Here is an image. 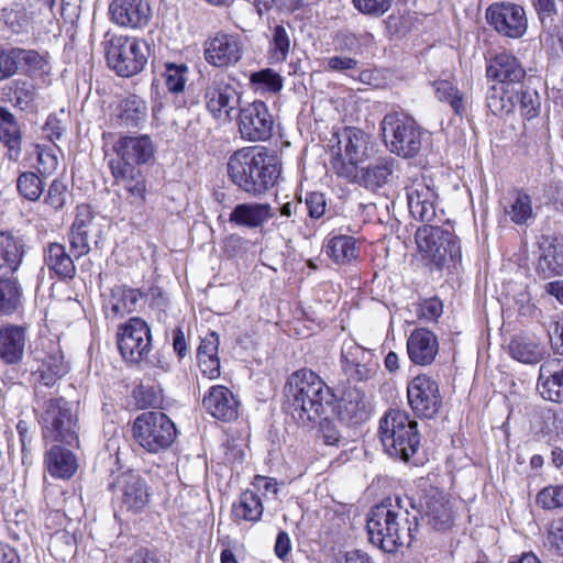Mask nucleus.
I'll return each instance as SVG.
<instances>
[{"mask_svg":"<svg viewBox=\"0 0 563 563\" xmlns=\"http://www.w3.org/2000/svg\"><path fill=\"white\" fill-rule=\"evenodd\" d=\"M407 499L388 497L375 505L367 517L366 529L369 542L386 553H396L408 548L418 532V510L410 511Z\"/></svg>","mask_w":563,"mask_h":563,"instance_id":"f257e3e1","label":"nucleus"},{"mask_svg":"<svg viewBox=\"0 0 563 563\" xmlns=\"http://www.w3.org/2000/svg\"><path fill=\"white\" fill-rule=\"evenodd\" d=\"M227 166L230 180L253 197L266 194L282 175L279 157L265 146H246L235 151Z\"/></svg>","mask_w":563,"mask_h":563,"instance_id":"f03ea898","label":"nucleus"},{"mask_svg":"<svg viewBox=\"0 0 563 563\" xmlns=\"http://www.w3.org/2000/svg\"><path fill=\"white\" fill-rule=\"evenodd\" d=\"M333 394L314 372L301 368L294 372L285 385V409L303 428L318 424Z\"/></svg>","mask_w":563,"mask_h":563,"instance_id":"7ed1b4c3","label":"nucleus"},{"mask_svg":"<svg viewBox=\"0 0 563 563\" xmlns=\"http://www.w3.org/2000/svg\"><path fill=\"white\" fill-rule=\"evenodd\" d=\"M379 438L390 456L408 462L420 446L418 423L406 411L389 410L379 422Z\"/></svg>","mask_w":563,"mask_h":563,"instance_id":"20e7f679","label":"nucleus"},{"mask_svg":"<svg viewBox=\"0 0 563 563\" xmlns=\"http://www.w3.org/2000/svg\"><path fill=\"white\" fill-rule=\"evenodd\" d=\"M386 147L404 158H411L422 148L427 131L410 117L399 112L387 113L380 123Z\"/></svg>","mask_w":563,"mask_h":563,"instance_id":"39448f33","label":"nucleus"},{"mask_svg":"<svg viewBox=\"0 0 563 563\" xmlns=\"http://www.w3.org/2000/svg\"><path fill=\"white\" fill-rule=\"evenodd\" d=\"M415 241L426 265L442 268L449 261L457 263L462 258L457 236L448 229L423 225L415 234Z\"/></svg>","mask_w":563,"mask_h":563,"instance_id":"423d86ee","label":"nucleus"},{"mask_svg":"<svg viewBox=\"0 0 563 563\" xmlns=\"http://www.w3.org/2000/svg\"><path fill=\"white\" fill-rule=\"evenodd\" d=\"M108 66L121 77H131L143 70L148 47L136 37L112 35L104 43Z\"/></svg>","mask_w":563,"mask_h":563,"instance_id":"0eeeda50","label":"nucleus"},{"mask_svg":"<svg viewBox=\"0 0 563 563\" xmlns=\"http://www.w3.org/2000/svg\"><path fill=\"white\" fill-rule=\"evenodd\" d=\"M135 441L147 452L157 453L174 442L177 431L174 422L161 411L141 413L133 423Z\"/></svg>","mask_w":563,"mask_h":563,"instance_id":"6e6552de","label":"nucleus"},{"mask_svg":"<svg viewBox=\"0 0 563 563\" xmlns=\"http://www.w3.org/2000/svg\"><path fill=\"white\" fill-rule=\"evenodd\" d=\"M335 137L338 153L331 161L332 168L340 177H356V164L367 155L368 135L357 128L346 126L340 130Z\"/></svg>","mask_w":563,"mask_h":563,"instance_id":"1a4fd4ad","label":"nucleus"},{"mask_svg":"<svg viewBox=\"0 0 563 563\" xmlns=\"http://www.w3.org/2000/svg\"><path fill=\"white\" fill-rule=\"evenodd\" d=\"M42 424L44 441H59L69 445L77 441V420L63 398L46 402Z\"/></svg>","mask_w":563,"mask_h":563,"instance_id":"9d476101","label":"nucleus"},{"mask_svg":"<svg viewBox=\"0 0 563 563\" xmlns=\"http://www.w3.org/2000/svg\"><path fill=\"white\" fill-rule=\"evenodd\" d=\"M152 335L148 324L141 318H131L118 331V347L124 360L139 363L151 351Z\"/></svg>","mask_w":563,"mask_h":563,"instance_id":"9b49d317","label":"nucleus"},{"mask_svg":"<svg viewBox=\"0 0 563 563\" xmlns=\"http://www.w3.org/2000/svg\"><path fill=\"white\" fill-rule=\"evenodd\" d=\"M113 177V185L123 190L119 194L132 211H140L146 201L147 186L143 173L136 167L122 163H108Z\"/></svg>","mask_w":563,"mask_h":563,"instance_id":"f8f14e48","label":"nucleus"},{"mask_svg":"<svg viewBox=\"0 0 563 563\" xmlns=\"http://www.w3.org/2000/svg\"><path fill=\"white\" fill-rule=\"evenodd\" d=\"M408 404L419 418H433L442 405L439 384L427 375H418L407 386Z\"/></svg>","mask_w":563,"mask_h":563,"instance_id":"ddd939ff","label":"nucleus"},{"mask_svg":"<svg viewBox=\"0 0 563 563\" xmlns=\"http://www.w3.org/2000/svg\"><path fill=\"white\" fill-rule=\"evenodd\" d=\"M274 120L263 101H254L240 109L239 131L242 139L263 142L272 136Z\"/></svg>","mask_w":563,"mask_h":563,"instance_id":"4468645a","label":"nucleus"},{"mask_svg":"<svg viewBox=\"0 0 563 563\" xmlns=\"http://www.w3.org/2000/svg\"><path fill=\"white\" fill-rule=\"evenodd\" d=\"M486 19L497 33L509 38H520L528 27L523 8L515 3L492 4L487 9Z\"/></svg>","mask_w":563,"mask_h":563,"instance_id":"2eb2a0df","label":"nucleus"},{"mask_svg":"<svg viewBox=\"0 0 563 563\" xmlns=\"http://www.w3.org/2000/svg\"><path fill=\"white\" fill-rule=\"evenodd\" d=\"M408 209L412 218L431 222L435 217L438 192L433 180L424 175L416 177L406 186Z\"/></svg>","mask_w":563,"mask_h":563,"instance_id":"dca6fc26","label":"nucleus"},{"mask_svg":"<svg viewBox=\"0 0 563 563\" xmlns=\"http://www.w3.org/2000/svg\"><path fill=\"white\" fill-rule=\"evenodd\" d=\"M121 506L132 512L142 511L150 503V488L137 473L129 471L119 475L113 484Z\"/></svg>","mask_w":563,"mask_h":563,"instance_id":"f3484780","label":"nucleus"},{"mask_svg":"<svg viewBox=\"0 0 563 563\" xmlns=\"http://www.w3.org/2000/svg\"><path fill=\"white\" fill-rule=\"evenodd\" d=\"M118 158L108 163H122L129 167L148 163L155 153V146L148 135L121 136L113 145Z\"/></svg>","mask_w":563,"mask_h":563,"instance_id":"a211bd4d","label":"nucleus"},{"mask_svg":"<svg viewBox=\"0 0 563 563\" xmlns=\"http://www.w3.org/2000/svg\"><path fill=\"white\" fill-rule=\"evenodd\" d=\"M341 355L343 371L353 379L367 380L376 373L378 365L371 350L347 341L342 346Z\"/></svg>","mask_w":563,"mask_h":563,"instance_id":"6ab92c4d","label":"nucleus"},{"mask_svg":"<svg viewBox=\"0 0 563 563\" xmlns=\"http://www.w3.org/2000/svg\"><path fill=\"white\" fill-rule=\"evenodd\" d=\"M205 100L207 109L217 118L231 113L240 104V96L235 88L225 82L221 76H216L206 87Z\"/></svg>","mask_w":563,"mask_h":563,"instance_id":"aec40b11","label":"nucleus"},{"mask_svg":"<svg viewBox=\"0 0 563 563\" xmlns=\"http://www.w3.org/2000/svg\"><path fill=\"white\" fill-rule=\"evenodd\" d=\"M242 47L239 38L227 33H217L206 41L205 58L216 67H227L241 59Z\"/></svg>","mask_w":563,"mask_h":563,"instance_id":"412c9836","label":"nucleus"},{"mask_svg":"<svg viewBox=\"0 0 563 563\" xmlns=\"http://www.w3.org/2000/svg\"><path fill=\"white\" fill-rule=\"evenodd\" d=\"M109 11L115 24L133 29L146 25L151 16V8L144 0H113Z\"/></svg>","mask_w":563,"mask_h":563,"instance_id":"4be33fe9","label":"nucleus"},{"mask_svg":"<svg viewBox=\"0 0 563 563\" xmlns=\"http://www.w3.org/2000/svg\"><path fill=\"white\" fill-rule=\"evenodd\" d=\"M537 388L543 399L563 402V358H548L541 364Z\"/></svg>","mask_w":563,"mask_h":563,"instance_id":"5701e85b","label":"nucleus"},{"mask_svg":"<svg viewBox=\"0 0 563 563\" xmlns=\"http://www.w3.org/2000/svg\"><path fill=\"white\" fill-rule=\"evenodd\" d=\"M369 413L365 391L357 387H349L336 407L339 420L346 424H360L369 418Z\"/></svg>","mask_w":563,"mask_h":563,"instance_id":"b1692460","label":"nucleus"},{"mask_svg":"<svg viewBox=\"0 0 563 563\" xmlns=\"http://www.w3.org/2000/svg\"><path fill=\"white\" fill-rule=\"evenodd\" d=\"M202 406L216 419L232 421L238 418L239 402L232 391L224 386L210 387L203 396Z\"/></svg>","mask_w":563,"mask_h":563,"instance_id":"393cba45","label":"nucleus"},{"mask_svg":"<svg viewBox=\"0 0 563 563\" xmlns=\"http://www.w3.org/2000/svg\"><path fill=\"white\" fill-rule=\"evenodd\" d=\"M407 352L412 363L421 366L431 364L439 352L435 334L427 329L412 331L407 340Z\"/></svg>","mask_w":563,"mask_h":563,"instance_id":"a878e982","label":"nucleus"},{"mask_svg":"<svg viewBox=\"0 0 563 563\" xmlns=\"http://www.w3.org/2000/svg\"><path fill=\"white\" fill-rule=\"evenodd\" d=\"M274 216L275 212L269 203L243 202L232 209L229 221L236 227L257 229Z\"/></svg>","mask_w":563,"mask_h":563,"instance_id":"bb28decb","label":"nucleus"},{"mask_svg":"<svg viewBox=\"0 0 563 563\" xmlns=\"http://www.w3.org/2000/svg\"><path fill=\"white\" fill-rule=\"evenodd\" d=\"M25 328L14 324L0 327V358L7 364L18 363L24 353Z\"/></svg>","mask_w":563,"mask_h":563,"instance_id":"cd10ccee","label":"nucleus"},{"mask_svg":"<svg viewBox=\"0 0 563 563\" xmlns=\"http://www.w3.org/2000/svg\"><path fill=\"white\" fill-rule=\"evenodd\" d=\"M147 118V106L143 99L136 95H131L119 101L113 119L115 124L121 128H139Z\"/></svg>","mask_w":563,"mask_h":563,"instance_id":"c85d7f7f","label":"nucleus"},{"mask_svg":"<svg viewBox=\"0 0 563 563\" xmlns=\"http://www.w3.org/2000/svg\"><path fill=\"white\" fill-rule=\"evenodd\" d=\"M44 464L51 476L69 479L78 468L76 455L59 445H53L44 456Z\"/></svg>","mask_w":563,"mask_h":563,"instance_id":"c756f323","label":"nucleus"},{"mask_svg":"<svg viewBox=\"0 0 563 563\" xmlns=\"http://www.w3.org/2000/svg\"><path fill=\"white\" fill-rule=\"evenodd\" d=\"M487 76L500 84H518L525 77V69L518 59L509 54L500 53L490 59Z\"/></svg>","mask_w":563,"mask_h":563,"instance_id":"7c9ffc66","label":"nucleus"},{"mask_svg":"<svg viewBox=\"0 0 563 563\" xmlns=\"http://www.w3.org/2000/svg\"><path fill=\"white\" fill-rule=\"evenodd\" d=\"M394 159L389 157L378 158L357 172V179L366 189L375 191L389 183L394 174Z\"/></svg>","mask_w":563,"mask_h":563,"instance_id":"2f4dec72","label":"nucleus"},{"mask_svg":"<svg viewBox=\"0 0 563 563\" xmlns=\"http://www.w3.org/2000/svg\"><path fill=\"white\" fill-rule=\"evenodd\" d=\"M24 254L22 242L9 232H0V273H14Z\"/></svg>","mask_w":563,"mask_h":563,"instance_id":"473e14b6","label":"nucleus"},{"mask_svg":"<svg viewBox=\"0 0 563 563\" xmlns=\"http://www.w3.org/2000/svg\"><path fill=\"white\" fill-rule=\"evenodd\" d=\"M44 262L48 269L59 278H73L76 267L73 258L67 254L65 246L59 243H52L44 254Z\"/></svg>","mask_w":563,"mask_h":563,"instance_id":"72a5a7b5","label":"nucleus"},{"mask_svg":"<svg viewBox=\"0 0 563 563\" xmlns=\"http://www.w3.org/2000/svg\"><path fill=\"white\" fill-rule=\"evenodd\" d=\"M34 52L22 48L0 49V79H7L19 69H27L34 60Z\"/></svg>","mask_w":563,"mask_h":563,"instance_id":"f704fd0d","label":"nucleus"},{"mask_svg":"<svg viewBox=\"0 0 563 563\" xmlns=\"http://www.w3.org/2000/svg\"><path fill=\"white\" fill-rule=\"evenodd\" d=\"M142 292L137 289L128 288L125 286H115L111 290V296L108 300V308L115 317H123L131 313L136 309L139 299Z\"/></svg>","mask_w":563,"mask_h":563,"instance_id":"c9c22d12","label":"nucleus"},{"mask_svg":"<svg viewBox=\"0 0 563 563\" xmlns=\"http://www.w3.org/2000/svg\"><path fill=\"white\" fill-rule=\"evenodd\" d=\"M264 511L262 499L252 492L245 490L241 494L238 504L233 505L232 515L236 520L257 522Z\"/></svg>","mask_w":563,"mask_h":563,"instance_id":"e433bc0d","label":"nucleus"},{"mask_svg":"<svg viewBox=\"0 0 563 563\" xmlns=\"http://www.w3.org/2000/svg\"><path fill=\"white\" fill-rule=\"evenodd\" d=\"M510 355L518 362L526 364L538 363L543 356V347L526 336H516L509 344Z\"/></svg>","mask_w":563,"mask_h":563,"instance_id":"4c0bfd02","label":"nucleus"},{"mask_svg":"<svg viewBox=\"0 0 563 563\" xmlns=\"http://www.w3.org/2000/svg\"><path fill=\"white\" fill-rule=\"evenodd\" d=\"M22 305V291L12 278L0 277V316H11Z\"/></svg>","mask_w":563,"mask_h":563,"instance_id":"58836bf2","label":"nucleus"},{"mask_svg":"<svg viewBox=\"0 0 563 563\" xmlns=\"http://www.w3.org/2000/svg\"><path fill=\"white\" fill-rule=\"evenodd\" d=\"M426 517L434 529H446L452 523V512L449 503L442 497H432L426 504Z\"/></svg>","mask_w":563,"mask_h":563,"instance_id":"ea45409f","label":"nucleus"},{"mask_svg":"<svg viewBox=\"0 0 563 563\" xmlns=\"http://www.w3.org/2000/svg\"><path fill=\"white\" fill-rule=\"evenodd\" d=\"M433 88L437 98L442 102L449 103L456 115L462 117L465 113L464 95L453 82L449 80H435Z\"/></svg>","mask_w":563,"mask_h":563,"instance_id":"a19ab883","label":"nucleus"},{"mask_svg":"<svg viewBox=\"0 0 563 563\" xmlns=\"http://www.w3.org/2000/svg\"><path fill=\"white\" fill-rule=\"evenodd\" d=\"M327 254L338 264H344L357 256L355 241L352 236L339 235L329 240Z\"/></svg>","mask_w":563,"mask_h":563,"instance_id":"79ce46f5","label":"nucleus"},{"mask_svg":"<svg viewBox=\"0 0 563 563\" xmlns=\"http://www.w3.org/2000/svg\"><path fill=\"white\" fill-rule=\"evenodd\" d=\"M67 371V365L59 352L48 355L42 361V365L37 369L40 378L45 386H53Z\"/></svg>","mask_w":563,"mask_h":563,"instance_id":"37998d69","label":"nucleus"},{"mask_svg":"<svg viewBox=\"0 0 563 563\" xmlns=\"http://www.w3.org/2000/svg\"><path fill=\"white\" fill-rule=\"evenodd\" d=\"M0 141L10 151H20V130L12 113L0 107Z\"/></svg>","mask_w":563,"mask_h":563,"instance_id":"c03bdc74","label":"nucleus"},{"mask_svg":"<svg viewBox=\"0 0 563 563\" xmlns=\"http://www.w3.org/2000/svg\"><path fill=\"white\" fill-rule=\"evenodd\" d=\"M505 211L516 224H526L528 220L533 218L530 196L525 192H517L509 206L505 208Z\"/></svg>","mask_w":563,"mask_h":563,"instance_id":"a18cd8bd","label":"nucleus"},{"mask_svg":"<svg viewBox=\"0 0 563 563\" xmlns=\"http://www.w3.org/2000/svg\"><path fill=\"white\" fill-rule=\"evenodd\" d=\"M537 273L548 279L563 274V254L558 253L556 249H549L538 261Z\"/></svg>","mask_w":563,"mask_h":563,"instance_id":"49530a36","label":"nucleus"},{"mask_svg":"<svg viewBox=\"0 0 563 563\" xmlns=\"http://www.w3.org/2000/svg\"><path fill=\"white\" fill-rule=\"evenodd\" d=\"M38 2H41L44 9L48 12L47 24L43 26L40 32V40L42 44L48 46L53 42H57L62 34L59 22L53 14V7L55 5L56 0H37V3Z\"/></svg>","mask_w":563,"mask_h":563,"instance_id":"de8ad7c7","label":"nucleus"},{"mask_svg":"<svg viewBox=\"0 0 563 563\" xmlns=\"http://www.w3.org/2000/svg\"><path fill=\"white\" fill-rule=\"evenodd\" d=\"M188 67L184 64H167L164 73L165 84L170 92L178 93L184 91L187 81L186 74Z\"/></svg>","mask_w":563,"mask_h":563,"instance_id":"09e8293b","label":"nucleus"},{"mask_svg":"<svg viewBox=\"0 0 563 563\" xmlns=\"http://www.w3.org/2000/svg\"><path fill=\"white\" fill-rule=\"evenodd\" d=\"M251 82L269 92H278L283 88L280 75L269 68L252 74Z\"/></svg>","mask_w":563,"mask_h":563,"instance_id":"8fccbe9b","label":"nucleus"},{"mask_svg":"<svg viewBox=\"0 0 563 563\" xmlns=\"http://www.w3.org/2000/svg\"><path fill=\"white\" fill-rule=\"evenodd\" d=\"M16 430L21 442L22 463L26 466L27 472L33 466V435L29 424L23 420L18 422Z\"/></svg>","mask_w":563,"mask_h":563,"instance_id":"3c124183","label":"nucleus"},{"mask_svg":"<svg viewBox=\"0 0 563 563\" xmlns=\"http://www.w3.org/2000/svg\"><path fill=\"white\" fill-rule=\"evenodd\" d=\"M273 56L279 62L286 60L290 51V38L287 30L283 25H276L273 29Z\"/></svg>","mask_w":563,"mask_h":563,"instance_id":"603ef678","label":"nucleus"},{"mask_svg":"<svg viewBox=\"0 0 563 563\" xmlns=\"http://www.w3.org/2000/svg\"><path fill=\"white\" fill-rule=\"evenodd\" d=\"M537 504L543 509L563 507V486H549L537 495Z\"/></svg>","mask_w":563,"mask_h":563,"instance_id":"864d4df0","label":"nucleus"},{"mask_svg":"<svg viewBox=\"0 0 563 563\" xmlns=\"http://www.w3.org/2000/svg\"><path fill=\"white\" fill-rule=\"evenodd\" d=\"M394 0H352L356 10L367 14L379 16L387 12L393 4Z\"/></svg>","mask_w":563,"mask_h":563,"instance_id":"5fc2aeb1","label":"nucleus"},{"mask_svg":"<svg viewBox=\"0 0 563 563\" xmlns=\"http://www.w3.org/2000/svg\"><path fill=\"white\" fill-rule=\"evenodd\" d=\"M95 232V229L91 230H74L70 231L69 242L73 252L76 257L84 256L89 253L90 244H89V235Z\"/></svg>","mask_w":563,"mask_h":563,"instance_id":"6e6d98bb","label":"nucleus"},{"mask_svg":"<svg viewBox=\"0 0 563 563\" xmlns=\"http://www.w3.org/2000/svg\"><path fill=\"white\" fill-rule=\"evenodd\" d=\"M58 159L51 148H42L37 145V173L41 175H49L56 170Z\"/></svg>","mask_w":563,"mask_h":563,"instance_id":"4d7b16f0","label":"nucleus"},{"mask_svg":"<svg viewBox=\"0 0 563 563\" xmlns=\"http://www.w3.org/2000/svg\"><path fill=\"white\" fill-rule=\"evenodd\" d=\"M66 185L58 179H54L48 188L44 203L53 209H59L65 203Z\"/></svg>","mask_w":563,"mask_h":563,"instance_id":"13d9d810","label":"nucleus"},{"mask_svg":"<svg viewBox=\"0 0 563 563\" xmlns=\"http://www.w3.org/2000/svg\"><path fill=\"white\" fill-rule=\"evenodd\" d=\"M305 205L309 217L312 219H319L325 212L327 200L324 195L321 192H309L306 195Z\"/></svg>","mask_w":563,"mask_h":563,"instance_id":"bf43d9fd","label":"nucleus"},{"mask_svg":"<svg viewBox=\"0 0 563 563\" xmlns=\"http://www.w3.org/2000/svg\"><path fill=\"white\" fill-rule=\"evenodd\" d=\"M220 343V336L217 332L211 331L205 338L201 339V342L197 350V360H201L203 357H214L218 355Z\"/></svg>","mask_w":563,"mask_h":563,"instance_id":"052dcab7","label":"nucleus"},{"mask_svg":"<svg viewBox=\"0 0 563 563\" xmlns=\"http://www.w3.org/2000/svg\"><path fill=\"white\" fill-rule=\"evenodd\" d=\"M547 541L559 554L563 555V517L553 520L548 529Z\"/></svg>","mask_w":563,"mask_h":563,"instance_id":"680f3d73","label":"nucleus"},{"mask_svg":"<svg viewBox=\"0 0 563 563\" xmlns=\"http://www.w3.org/2000/svg\"><path fill=\"white\" fill-rule=\"evenodd\" d=\"M487 107L495 115H501L511 111L512 101L510 98L505 100L504 96L494 88L487 96Z\"/></svg>","mask_w":563,"mask_h":563,"instance_id":"e2e57ef3","label":"nucleus"},{"mask_svg":"<svg viewBox=\"0 0 563 563\" xmlns=\"http://www.w3.org/2000/svg\"><path fill=\"white\" fill-rule=\"evenodd\" d=\"M95 217L88 205H80L77 207L76 218L71 225V230H91L95 229Z\"/></svg>","mask_w":563,"mask_h":563,"instance_id":"0e129e2a","label":"nucleus"},{"mask_svg":"<svg viewBox=\"0 0 563 563\" xmlns=\"http://www.w3.org/2000/svg\"><path fill=\"white\" fill-rule=\"evenodd\" d=\"M19 194L29 201H35V174L22 173L16 183Z\"/></svg>","mask_w":563,"mask_h":563,"instance_id":"69168bd1","label":"nucleus"},{"mask_svg":"<svg viewBox=\"0 0 563 563\" xmlns=\"http://www.w3.org/2000/svg\"><path fill=\"white\" fill-rule=\"evenodd\" d=\"M442 302L437 298H431L421 305L420 317L428 321H435L442 314Z\"/></svg>","mask_w":563,"mask_h":563,"instance_id":"338daca9","label":"nucleus"},{"mask_svg":"<svg viewBox=\"0 0 563 563\" xmlns=\"http://www.w3.org/2000/svg\"><path fill=\"white\" fill-rule=\"evenodd\" d=\"M549 338L552 349L556 353L563 354V318L552 323Z\"/></svg>","mask_w":563,"mask_h":563,"instance_id":"774afa93","label":"nucleus"}]
</instances>
